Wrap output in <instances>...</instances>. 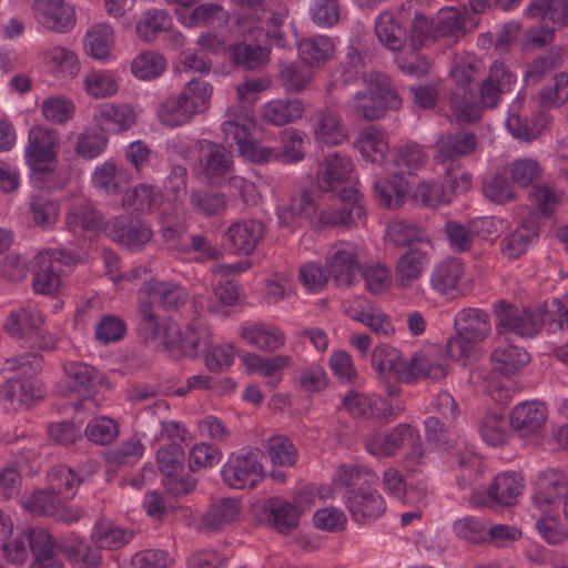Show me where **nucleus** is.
Instances as JSON below:
<instances>
[{
	"label": "nucleus",
	"instance_id": "1",
	"mask_svg": "<svg viewBox=\"0 0 568 568\" xmlns=\"http://www.w3.org/2000/svg\"><path fill=\"white\" fill-rule=\"evenodd\" d=\"M493 311L498 336L514 333L525 338L535 337L541 331L548 315H551L552 322L558 323L560 329L568 328V311L557 298L544 305L528 306L523 310L508 301L500 300L494 304Z\"/></svg>",
	"mask_w": 568,
	"mask_h": 568
},
{
	"label": "nucleus",
	"instance_id": "2",
	"mask_svg": "<svg viewBox=\"0 0 568 568\" xmlns=\"http://www.w3.org/2000/svg\"><path fill=\"white\" fill-rule=\"evenodd\" d=\"M365 88L354 93L346 102V112L357 119L376 121L388 110H398L402 99L390 79L383 73L363 77Z\"/></svg>",
	"mask_w": 568,
	"mask_h": 568
},
{
	"label": "nucleus",
	"instance_id": "3",
	"mask_svg": "<svg viewBox=\"0 0 568 568\" xmlns=\"http://www.w3.org/2000/svg\"><path fill=\"white\" fill-rule=\"evenodd\" d=\"M213 87L201 80L189 81L182 91L165 99L158 109L160 122L176 128L191 122L196 114L210 108Z\"/></svg>",
	"mask_w": 568,
	"mask_h": 568
},
{
	"label": "nucleus",
	"instance_id": "4",
	"mask_svg": "<svg viewBox=\"0 0 568 568\" xmlns=\"http://www.w3.org/2000/svg\"><path fill=\"white\" fill-rule=\"evenodd\" d=\"M467 33L464 13L454 8L440 9L430 20L417 13L410 28V44L414 50L424 45L425 41H443L455 44Z\"/></svg>",
	"mask_w": 568,
	"mask_h": 568
},
{
	"label": "nucleus",
	"instance_id": "5",
	"mask_svg": "<svg viewBox=\"0 0 568 568\" xmlns=\"http://www.w3.org/2000/svg\"><path fill=\"white\" fill-rule=\"evenodd\" d=\"M241 9L246 11V18L258 23L265 31V37L274 45L286 48L291 45L288 39L287 19L288 7L280 0H233Z\"/></svg>",
	"mask_w": 568,
	"mask_h": 568
},
{
	"label": "nucleus",
	"instance_id": "6",
	"mask_svg": "<svg viewBox=\"0 0 568 568\" xmlns=\"http://www.w3.org/2000/svg\"><path fill=\"white\" fill-rule=\"evenodd\" d=\"M480 67L475 60H460L450 70L454 87L448 97V105L452 116L457 123L478 122L476 106L468 105L473 93L474 84L479 75Z\"/></svg>",
	"mask_w": 568,
	"mask_h": 568
},
{
	"label": "nucleus",
	"instance_id": "7",
	"mask_svg": "<svg viewBox=\"0 0 568 568\" xmlns=\"http://www.w3.org/2000/svg\"><path fill=\"white\" fill-rule=\"evenodd\" d=\"M262 457L258 448L232 454L221 471L224 484L234 489L254 488L265 477Z\"/></svg>",
	"mask_w": 568,
	"mask_h": 568
},
{
	"label": "nucleus",
	"instance_id": "8",
	"mask_svg": "<svg viewBox=\"0 0 568 568\" xmlns=\"http://www.w3.org/2000/svg\"><path fill=\"white\" fill-rule=\"evenodd\" d=\"M516 81V74L504 62H493L487 77L478 85V94L473 93L468 102L469 106H476L478 121L481 119L483 110L496 108L501 97L513 90Z\"/></svg>",
	"mask_w": 568,
	"mask_h": 568
},
{
	"label": "nucleus",
	"instance_id": "9",
	"mask_svg": "<svg viewBox=\"0 0 568 568\" xmlns=\"http://www.w3.org/2000/svg\"><path fill=\"white\" fill-rule=\"evenodd\" d=\"M64 379L57 385V392L63 397L81 400L91 398L102 384L103 375L83 362L69 361L63 364Z\"/></svg>",
	"mask_w": 568,
	"mask_h": 568
},
{
	"label": "nucleus",
	"instance_id": "10",
	"mask_svg": "<svg viewBox=\"0 0 568 568\" xmlns=\"http://www.w3.org/2000/svg\"><path fill=\"white\" fill-rule=\"evenodd\" d=\"M523 478L516 473H503L495 477L487 490H474L469 504L474 507L511 506L521 495Z\"/></svg>",
	"mask_w": 568,
	"mask_h": 568
},
{
	"label": "nucleus",
	"instance_id": "11",
	"mask_svg": "<svg viewBox=\"0 0 568 568\" xmlns=\"http://www.w3.org/2000/svg\"><path fill=\"white\" fill-rule=\"evenodd\" d=\"M326 268L337 286H351L361 271L358 246L347 241L335 243L327 254Z\"/></svg>",
	"mask_w": 568,
	"mask_h": 568
},
{
	"label": "nucleus",
	"instance_id": "12",
	"mask_svg": "<svg viewBox=\"0 0 568 568\" xmlns=\"http://www.w3.org/2000/svg\"><path fill=\"white\" fill-rule=\"evenodd\" d=\"M266 225L262 220L243 219L233 222L223 235L225 247L234 255L248 256L263 241Z\"/></svg>",
	"mask_w": 568,
	"mask_h": 568
},
{
	"label": "nucleus",
	"instance_id": "13",
	"mask_svg": "<svg viewBox=\"0 0 568 568\" xmlns=\"http://www.w3.org/2000/svg\"><path fill=\"white\" fill-rule=\"evenodd\" d=\"M358 195L359 192L355 187H342L338 195L341 205L335 209L322 210L317 221L318 227H353L356 221L361 220L365 214Z\"/></svg>",
	"mask_w": 568,
	"mask_h": 568
},
{
	"label": "nucleus",
	"instance_id": "14",
	"mask_svg": "<svg viewBox=\"0 0 568 568\" xmlns=\"http://www.w3.org/2000/svg\"><path fill=\"white\" fill-rule=\"evenodd\" d=\"M344 498L352 519L358 524L373 523L386 510L385 499L372 486L347 490Z\"/></svg>",
	"mask_w": 568,
	"mask_h": 568
},
{
	"label": "nucleus",
	"instance_id": "15",
	"mask_svg": "<svg viewBox=\"0 0 568 568\" xmlns=\"http://www.w3.org/2000/svg\"><path fill=\"white\" fill-rule=\"evenodd\" d=\"M138 295L153 307H160L168 312L181 308L189 298V293L182 285L158 280L144 282L139 288Z\"/></svg>",
	"mask_w": 568,
	"mask_h": 568
},
{
	"label": "nucleus",
	"instance_id": "16",
	"mask_svg": "<svg viewBox=\"0 0 568 568\" xmlns=\"http://www.w3.org/2000/svg\"><path fill=\"white\" fill-rule=\"evenodd\" d=\"M312 128L315 140L322 144L336 146L348 139V131L342 115L328 105L315 111L312 116Z\"/></svg>",
	"mask_w": 568,
	"mask_h": 568
},
{
	"label": "nucleus",
	"instance_id": "17",
	"mask_svg": "<svg viewBox=\"0 0 568 568\" xmlns=\"http://www.w3.org/2000/svg\"><path fill=\"white\" fill-rule=\"evenodd\" d=\"M353 171V162L349 156L341 153L327 155L320 164L316 173L318 187L324 192H341L347 187Z\"/></svg>",
	"mask_w": 568,
	"mask_h": 568
},
{
	"label": "nucleus",
	"instance_id": "18",
	"mask_svg": "<svg viewBox=\"0 0 568 568\" xmlns=\"http://www.w3.org/2000/svg\"><path fill=\"white\" fill-rule=\"evenodd\" d=\"M33 14L39 23L55 32H68L75 24V13L65 0H34Z\"/></svg>",
	"mask_w": 568,
	"mask_h": 568
},
{
	"label": "nucleus",
	"instance_id": "19",
	"mask_svg": "<svg viewBox=\"0 0 568 568\" xmlns=\"http://www.w3.org/2000/svg\"><path fill=\"white\" fill-rule=\"evenodd\" d=\"M547 416L548 409L544 402L525 400L511 409L509 423L520 436H532L545 427Z\"/></svg>",
	"mask_w": 568,
	"mask_h": 568
},
{
	"label": "nucleus",
	"instance_id": "20",
	"mask_svg": "<svg viewBox=\"0 0 568 568\" xmlns=\"http://www.w3.org/2000/svg\"><path fill=\"white\" fill-rule=\"evenodd\" d=\"M418 439V432L409 424L402 423L389 433L374 435L365 442L366 449L376 457L394 456L406 443Z\"/></svg>",
	"mask_w": 568,
	"mask_h": 568
},
{
	"label": "nucleus",
	"instance_id": "21",
	"mask_svg": "<svg viewBox=\"0 0 568 568\" xmlns=\"http://www.w3.org/2000/svg\"><path fill=\"white\" fill-rule=\"evenodd\" d=\"M465 274L463 262L449 257L437 263L429 274L430 287L440 295L455 296L460 292V283Z\"/></svg>",
	"mask_w": 568,
	"mask_h": 568
},
{
	"label": "nucleus",
	"instance_id": "22",
	"mask_svg": "<svg viewBox=\"0 0 568 568\" xmlns=\"http://www.w3.org/2000/svg\"><path fill=\"white\" fill-rule=\"evenodd\" d=\"M454 328L463 339L484 342L491 332L489 315L477 307L462 308L454 318Z\"/></svg>",
	"mask_w": 568,
	"mask_h": 568
},
{
	"label": "nucleus",
	"instance_id": "23",
	"mask_svg": "<svg viewBox=\"0 0 568 568\" xmlns=\"http://www.w3.org/2000/svg\"><path fill=\"white\" fill-rule=\"evenodd\" d=\"M108 235L126 246H142L152 237V231L144 222L128 216H116L106 225Z\"/></svg>",
	"mask_w": 568,
	"mask_h": 568
},
{
	"label": "nucleus",
	"instance_id": "24",
	"mask_svg": "<svg viewBox=\"0 0 568 568\" xmlns=\"http://www.w3.org/2000/svg\"><path fill=\"white\" fill-rule=\"evenodd\" d=\"M476 135L468 130H456L444 133L436 143V158L445 163L454 162L463 156L471 154L477 148Z\"/></svg>",
	"mask_w": 568,
	"mask_h": 568
},
{
	"label": "nucleus",
	"instance_id": "25",
	"mask_svg": "<svg viewBox=\"0 0 568 568\" xmlns=\"http://www.w3.org/2000/svg\"><path fill=\"white\" fill-rule=\"evenodd\" d=\"M138 301L140 321L136 331L144 343L160 339L163 344L166 337L175 334V323L160 322L158 314L154 312V307L149 302L139 295Z\"/></svg>",
	"mask_w": 568,
	"mask_h": 568
},
{
	"label": "nucleus",
	"instance_id": "26",
	"mask_svg": "<svg viewBox=\"0 0 568 568\" xmlns=\"http://www.w3.org/2000/svg\"><path fill=\"white\" fill-rule=\"evenodd\" d=\"M567 496L568 479L561 471L549 469L538 477L534 495V501L538 507L559 504Z\"/></svg>",
	"mask_w": 568,
	"mask_h": 568
},
{
	"label": "nucleus",
	"instance_id": "27",
	"mask_svg": "<svg viewBox=\"0 0 568 568\" xmlns=\"http://www.w3.org/2000/svg\"><path fill=\"white\" fill-rule=\"evenodd\" d=\"M429 262L428 252L419 248H409L400 255L395 266L397 287L405 290L418 281Z\"/></svg>",
	"mask_w": 568,
	"mask_h": 568
},
{
	"label": "nucleus",
	"instance_id": "28",
	"mask_svg": "<svg viewBox=\"0 0 568 568\" xmlns=\"http://www.w3.org/2000/svg\"><path fill=\"white\" fill-rule=\"evenodd\" d=\"M131 529L115 525L112 520L100 517L92 529L91 539L100 549L118 550L133 539Z\"/></svg>",
	"mask_w": 568,
	"mask_h": 568
},
{
	"label": "nucleus",
	"instance_id": "29",
	"mask_svg": "<svg viewBox=\"0 0 568 568\" xmlns=\"http://www.w3.org/2000/svg\"><path fill=\"white\" fill-rule=\"evenodd\" d=\"M529 361V354L524 348L513 344L498 345L490 354L493 371L506 377L520 372Z\"/></svg>",
	"mask_w": 568,
	"mask_h": 568
},
{
	"label": "nucleus",
	"instance_id": "30",
	"mask_svg": "<svg viewBox=\"0 0 568 568\" xmlns=\"http://www.w3.org/2000/svg\"><path fill=\"white\" fill-rule=\"evenodd\" d=\"M241 501L236 498H221L211 504L202 516L200 528L217 531L236 520L241 513Z\"/></svg>",
	"mask_w": 568,
	"mask_h": 568
},
{
	"label": "nucleus",
	"instance_id": "31",
	"mask_svg": "<svg viewBox=\"0 0 568 568\" xmlns=\"http://www.w3.org/2000/svg\"><path fill=\"white\" fill-rule=\"evenodd\" d=\"M202 144L201 166L205 176L224 178L233 171L232 153L223 145L209 141Z\"/></svg>",
	"mask_w": 568,
	"mask_h": 568
},
{
	"label": "nucleus",
	"instance_id": "32",
	"mask_svg": "<svg viewBox=\"0 0 568 568\" xmlns=\"http://www.w3.org/2000/svg\"><path fill=\"white\" fill-rule=\"evenodd\" d=\"M42 325L43 317L38 310L21 308L9 314L3 328L10 336L29 342L33 339Z\"/></svg>",
	"mask_w": 568,
	"mask_h": 568
},
{
	"label": "nucleus",
	"instance_id": "33",
	"mask_svg": "<svg viewBox=\"0 0 568 568\" xmlns=\"http://www.w3.org/2000/svg\"><path fill=\"white\" fill-rule=\"evenodd\" d=\"M59 139L54 130L44 126H33L29 131L27 154L34 163L48 162L55 159Z\"/></svg>",
	"mask_w": 568,
	"mask_h": 568
},
{
	"label": "nucleus",
	"instance_id": "34",
	"mask_svg": "<svg viewBox=\"0 0 568 568\" xmlns=\"http://www.w3.org/2000/svg\"><path fill=\"white\" fill-rule=\"evenodd\" d=\"M354 144L363 159L378 165L385 162L389 150L385 132L376 126L363 130Z\"/></svg>",
	"mask_w": 568,
	"mask_h": 568
},
{
	"label": "nucleus",
	"instance_id": "35",
	"mask_svg": "<svg viewBox=\"0 0 568 568\" xmlns=\"http://www.w3.org/2000/svg\"><path fill=\"white\" fill-rule=\"evenodd\" d=\"M408 192V182L402 174L379 179L374 183V197L385 209L399 207Z\"/></svg>",
	"mask_w": 568,
	"mask_h": 568
},
{
	"label": "nucleus",
	"instance_id": "36",
	"mask_svg": "<svg viewBox=\"0 0 568 568\" xmlns=\"http://www.w3.org/2000/svg\"><path fill=\"white\" fill-rule=\"evenodd\" d=\"M59 272L60 267L49 252L38 254L32 283L34 291L43 295L54 294L61 284Z\"/></svg>",
	"mask_w": 568,
	"mask_h": 568
},
{
	"label": "nucleus",
	"instance_id": "37",
	"mask_svg": "<svg viewBox=\"0 0 568 568\" xmlns=\"http://www.w3.org/2000/svg\"><path fill=\"white\" fill-rule=\"evenodd\" d=\"M320 191L305 189L293 196L288 206L278 211L280 225L288 226L294 219H311L318 207Z\"/></svg>",
	"mask_w": 568,
	"mask_h": 568
},
{
	"label": "nucleus",
	"instance_id": "38",
	"mask_svg": "<svg viewBox=\"0 0 568 568\" xmlns=\"http://www.w3.org/2000/svg\"><path fill=\"white\" fill-rule=\"evenodd\" d=\"M304 104L298 99H276L267 102L262 110V118L266 123L282 126L301 119Z\"/></svg>",
	"mask_w": 568,
	"mask_h": 568
},
{
	"label": "nucleus",
	"instance_id": "39",
	"mask_svg": "<svg viewBox=\"0 0 568 568\" xmlns=\"http://www.w3.org/2000/svg\"><path fill=\"white\" fill-rule=\"evenodd\" d=\"M372 365L381 377L402 381L405 359L397 348L387 344L377 346L372 354Z\"/></svg>",
	"mask_w": 568,
	"mask_h": 568
},
{
	"label": "nucleus",
	"instance_id": "40",
	"mask_svg": "<svg viewBox=\"0 0 568 568\" xmlns=\"http://www.w3.org/2000/svg\"><path fill=\"white\" fill-rule=\"evenodd\" d=\"M566 51L562 47L554 45L544 54L534 59L527 67L524 80L527 85L538 84L548 73L559 69L565 61Z\"/></svg>",
	"mask_w": 568,
	"mask_h": 568
},
{
	"label": "nucleus",
	"instance_id": "41",
	"mask_svg": "<svg viewBox=\"0 0 568 568\" xmlns=\"http://www.w3.org/2000/svg\"><path fill=\"white\" fill-rule=\"evenodd\" d=\"M114 43V32L108 23H97L90 27L83 39L84 52L95 59L104 60L110 57Z\"/></svg>",
	"mask_w": 568,
	"mask_h": 568
},
{
	"label": "nucleus",
	"instance_id": "42",
	"mask_svg": "<svg viewBox=\"0 0 568 568\" xmlns=\"http://www.w3.org/2000/svg\"><path fill=\"white\" fill-rule=\"evenodd\" d=\"M539 227L535 221L527 220L503 239L500 243L501 253L509 260L524 254L531 242L537 239Z\"/></svg>",
	"mask_w": 568,
	"mask_h": 568
},
{
	"label": "nucleus",
	"instance_id": "43",
	"mask_svg": "<svg viewBox=\"0 0 568 568\" xmlns=\"http://www.w3.org/2000/svg\"><path fill=\"white\" fill-rule=\"evenodd\" d=\"M163 203V194L160 189L140 184L134 189L126 190L122 197V206L125 209H134L140 212L151 213Z\"/></svg>",
	"mask_w": 568,
	"mask_h": 568
},
{
	"label": "nucleus",
	"instance_id": "44",
	"mask_svg": "<svg viewBox=\"0 0 568 568\" xmlns=\"http://www.w3.org/2000/svg\"><path fill=\"white\" fill-rule=\"evenodd\" d=\"M94 119L103 131L104 129H112L122 132L130 129L135 123L134 111L128 104H102Z\"/></svg>",
	"mask_w": 568,
	"mask_h": 568
},
{
	"label": "nucleus",
	"instance_id": "45",
	"mask_svg": "<svg viewBox=\"0 0 568 568\" xmlns=\"http://www.w3.org/2000/svg\"><path fill=\"white\" fill-rule=\"evenodd\" d=\"M265 511L268 514V520L273 524L274 528L286 534L294 529L300 520L298 509L281 498H271L265 505Z\"/></svg>",
	"mask_w": 568,
	"mask_h": 568
},
{
	"label": "nucleus",
	"instance_id": "46",
	"mask_svg": "<svg viewBox=\"0 0 568 568\" xmlns=\"http://www.w3.org/2000/svg\"><path fill=\"white\" fill-rule=\"evenodd\" d=\"M65 224L74 234L98 231L102 225V215L90 202L74 204L65 216Z\"/></svg>",
	"mask_w": 568,
	"mask_h": 568
},
{
	"label": "nucleus",
	"instance_id": "47",
	"mask_svg": "<svg viewBox=\"0 0 568 568\" xmlns=\"http://www.w3.org/2000/svg\"><path fill=\"white\" fill-rule=\"evenodd\" d=\"M446 374L447 366L445 364H432L425 356L416 354L408 363L405 361L400 382L408 384L422 378L439 381L444 378Z\"/></svg>",
	"mask_w": 568,
	"mask_h": 568
},
{
	"label": "nucleus",
	"instance_id": "48",
	"mask_svg": "<svg viewBox=\"0 0 568 568\" xmlns=\"http://www.w3.org/2000/svg\"><path fill=\"white\" fill-rule=\"evenodd\" d=\"M298 52L303 62L310 67L318 65L334 55L335 45L332 38L316 36L300 41Z\"/></svg>",
	"mask_w": 568,
	"mask_h": 568
},
{
	"label": "nucleus",
	"instance_id": "49",
	"mask_svg": "<svg viewBox=\"0 0 568 568\" xmlns=\"http://www.w3.org/2000/svg\"><path fill=\"white\" fill-rule=\"evenodd\" d=\"M280 79L286 92L300 93L308 88L313 72L305 62H284L280 65Z\"/></svg>",
	"mask_w": 568,
	"mask_h": 568
},
{
	"label": "nucleus",
	"instance_id": "50",
	"mask_svg": "<svg viewBox=\"0 0 568 568\" xmlns=\"http://www.w3.org/2000/svg\"><path fill=\"white\" fill-rule=\"evenodd\" d=\"M378 481V476L371 469L359 465H342L337 468L334 485L345 487L348 490L369 487Z\"/></svg>",
	"mask_w": 568,
	"mask_h": 568
},
{
	"label": "nucleus",
	"instance_id": "51",
	"mask_svg": "<svg viewBox=\"0 0 568 568\" xmlns=\"http://www.w3.org/2000/svg\"><path fill=\"white\" fill-rule=\"evenodd\" d=\"M241 336L250 345L264 352H273L285 343V335L282 331L278 328L266 329L261 324L243 327Z\"/></svg>",
	"mask_w": 568,
	"mask_h": 568
},
{
	"label": "nucleus",
	"instance_id": "52",
	"mask_svg": "<svg viewBox=\"0 0 568 568\" xmlns=\"http://www.w3.org/2000/svg\"><path fill=\"white\" fill-rule=\"evenodd\" d=\"M173 20L168 11L162 9L146 10L136 23V33L144 41H153L159 33L172 28Z\"/></svg>",
	"mask_w": 568,
	"mask_h": 568
},
{
	"label": "nucleus",
	"instance_id": "53",
	"mask_svg": "<svg viewBox=\"0 0 568 568\" xmlns=\"http://www.w3.org/2000/svg\"><path fill=\"white\" fill-rule=\"evenodd\" d=\"M378 40L390 50H400L406 40V30L395 20L393 13L383 12L375 22Z\"/></svg>",
	"mask_w": 568,
	"mask_h": 568
},
{
	"label": "nucleus",
	"instance_id": "54",
	"mask_svg": "<svg viewBox=\"0 0 568 568\" xmlns=\"http://www.w3.org/2000/svg\"><path fill=\"white\" fill-rule=\"evenodd\" d=\"M163 345L166 352L174 358L189 356L191 358L199 354L200 337L194 329L187 328L184 333L176 325L175 334L166 337Z\"/></svg>",
	"mask_w": 568,
	"mask_h": 568
},
{
	"label": "nucleus",
	"instance_id": "55",
	"mask_svg": "<svg viewBox=\"0 0 568 568\" xmlns=\"http://www.w3.org/2000/svg\"><path fill=\"white\" fill-rule=\"evenodd\" d=\"M230 54L235 65L245 70H256L267 61L270 52L262 45L241 42L230 48Z\"/></svg>",
	"mask_w": 568,
	"mask_h": 568
},
{
	"label": "nucleus",
	"instance_id": "56",
	"mask_svg": "<svg viewBox=\"0 0 568 568\" xmlns=\"http://www.w3.org/2000/svg\"><path fill=\"white\" fill-rule=\"evenodd\" d=\"M509 424L500 414H486L479 424L481 438L490 446H501L510 437Z\"/></svg>",
	"mask_w": 568,
	"mask_h": 568
},
{
	"label": "nucleus",
	"instance_id": "57",
	"mask_svg": "<svg viewBox=\"0 0 568 568\" xmlns=\"http://www.w3.org/2000/svg\"><path fill=\"white\" fill-rule=\"evenodd\" d=\"M190 203L196 213L206 217L222 214L227 206V201L223 193L205 190H192Z\"/></svg>",
	"mask_w": 568,
	"mask_h": 568
},
{
	"label": "nucleus",
	"instance_id": "58",
	"mask_svg": "<svg viewBox=\"0 0 568 568\" xmlns=\"http://www.w3.org/2000/svg\"><path fill=\"white\" fill-rule=\"evenodd\" d=\"M266 450L273 465L293 467L298 460V452L292 440L283 435H275L267 439Z\"/></svg>",
	"mask_w": 568,
	"mask_h": 568
},
{
	"label": "nucleus",
	"instance_id": "59",
	"mask_svg": "<svg viewBox=\"0 0 568 568\" xmlns=\"http://www.w3.org/2000/svg\"><path fill=\"white\" fill-rule=\"evenodd\" d=\"M483 192L489 201L496 204H507L516 199L514 185L501 172H496L484 181Z\"/></svg>",
	"mask_w": 568,
	"mask_h": 568
},
{
	"label": "nucleus",
	"instance_id": "60",
	"mask_svg": "<svg viewBox=\"0 0 568 568\" xmlns=\"http://www.w3.org/2000/svg\"><path fill=\"white\" fill-rule=\"evenodd\" d=\"M386 235L394 246L404 247L420 241L424 231L418 224L410 221L395 220L388 223Z\"/></svg>",
	"mask_w": 568,
	"mask_h": 568
},
{
	"label": "nucleus",
	"instance_id": "61",
	"mask_svg": "<svg viewBox=\"0 0 568 568\" xmlns=\"http://www.w3.org/2000/svg\"><path fill=\"white\" fill-rule=\"evenodd\" d=\"M426 162V154L423 148L416 143L405 144L395 150L393 156L394 165L399 170L398 174L419 170Z\"/></svg>",
	"mask_w": 568,
	"mask_h": 568
},
{
	"label": "nucleus",
	"instance_id": "62",
	"mask_svg": "<svg viewBox=\"0 0 568 568\" xmlns=\"http://www.w3.org/2000/svg\"><path fill=\"white\" fill-rule=\"evenodd\" d=\"M131 70L141 80L155 79L165 70V60L156 52H142L132 61Z\"/></svg>",
	"mask_w": 568,
	"mask_h": 568
},
{
	"label": "nucleus",
	"instance_id": "63",
	"mask_svg": "<svg viewBox=\"0 0 568 568\" xmlns=\"http://www.w3.org/2000/svg\"><path fill=\"white\" fill-rule=\"evenodd\" d=\"M184 459V450L176 443H170L161 447L156 453L158 467L165 478L172 477L182 470Z\"/></svg>",
	"mask_w": 568,
	"mask_h": 568
},
{
	"label": "nucleus",
	"instance_id": "64",
	"mask_svg": "<svg viewBox=\"0 0 568 568\" xmlns=\"http://www.w3.org/2000/svg\"><path fill=\"white\" fill-rule=\"evenodd\" d=\"M143 445L138 439H129L114 449L106 452L105 460L111 467L132 466L143 455Z\"/></svg>",
	"mask_w": 568,
	"mask_h": 568
}]
</instances>
